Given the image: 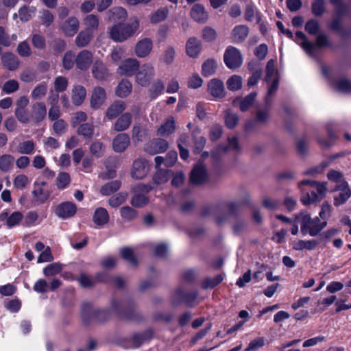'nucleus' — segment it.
<instances>
[{"mask_svg": "<svg viewBox=\"0 0 351 351\" xmlns=\"http://www.w3.org/2000/svg\"><path fill=\"white\" fill-rule=\"evenodd\" d=\"M269 84L267 93L265 97V101L267 105H270L271 97L275 94L278 88V80L274 79L271 82H267Z\"/></svg>", "mask_w": 351, "mask_h": 351, "instance_id": "58", "label": "nucleus"}, {"mask_svg": "<svg viewBox=\"0 0 351 351\" xmlns=\"http://www.w3.org/2000/svg\"><path fill=\"white\" fill-rule=\"evenodd\" d=\"M169 14V10L162 8L154 12L150 17V22L153 24L160 23L166 19Z\"/></svg>", "mask_w": 351, "mask_h": 351, "instance_id": "47", "label": "nucleus"}, {"mask_svg": "<svg viewBox=\"0 0 351 351\" xmlns=\"http://www.w3.org/2000/svg\"><path fill=\"white\" fill-rule=\"evenodd\" d=\"M86 96L85 88L81 85H75L72 90L71 99L75 106H80L84 101Z\"/></svg>", "mask_w": 351, "mask_h": 351, "instance_id": "30", "label": "nucleus"}, {"mask_svg": "<svg viewBox=\"0 0 351 351\" xmlns=\"http://www.w3.org/2000/svg\"><path fill=\"white\" fill-rule=\"evenodd\" d=\"M75 57L76 56L73 51H66L62 59L63 67L66 70L71 69L73 67L74 64H75Z\"/></svg>", "mask_w": 351, "mask_h": 351, "instance_id": "51", "label": "nucleus"}, {"mask_svg": "<svg viewBox=\"0 0 351 351\" xmlns=\"http://www.w3.org/2000/svg\"><path fill=\"white\" fill-rule=\"evenodd\" d=\"M304 186H309L311 189H315L317 194L321 199L325 197L327 192L326 182H317L314 180H304L298 183L299 189H302Z\"/></svg>", "mask_w": 351, "mask_h": 351, "instance_id": "19", "label": "nucleus"}, {"mask_svg": "<svg viewBox=\"0 0 351 351\" xmlns=\"http://www.w3.org/2000/svg\"><path fill=\"white\" fill-rule=\"evenodd\" d=\"M296 42L300 45L309 56H313L315 50V45L307 40L306 36L302 32L295 33Z\"/></svg>", "mask_w": 351, "mask_h": 351, "instance_id": "23", "label": "nucleus"}, {"mask_svg": "<svg viewBox=\"0 0 351 351\" xmlns=\"http://www.w3.org/2000/svg\"><path fill=\"white\" fill-rule=\"evenodd\" d=\"M139 27V19L134 16L126 23H119L110 27L108 29L109 37L114 42L123 43L134 36Z\"/></svg>", "mask_w": 351, "mask_h": 351, "instance_id": "1", "label": "nucleus"}, {"mask_svg": "<svg viewBox=\"0 0 351 351\" xmlns=\"http://www.w3.org/2000/svg\"><path fill=\"white\" fill-rule=\"evenodd\" d=\"M202 49L201 41L195 37L190 38L186 43L187 55L193 58L197 57Z\"/></svg>", "mask_w": 351, "mask_h": 351, "instance_id": "21", "label": "nucleus"}, {"mask_svg": "<svg viewBox=\"0 0 351 351\" xmlns=\"http://www.w3.org/2000/svg\"><path fill=\"white\" fill-rule=\"evenodd\" d=\"M274 79H278L276 77V71L275 69V62L273 60H270L267 62L266 66L265 81L267 82H269L274 80Z\"/></svg>", "mask_w": 351, "mask_h": 351, "instance_id": "56", "label": "nucleus"}, {"mask_svg": "<svg viewBox=\"0 0 351 351\" xmlns=\"http://www.w3.org/2000/svg\"><path fill=\"white\" fill-rule=\"evenodd\" d=\"M91 71L93 77L99 81L108 80L110 75L106 65L99 59L94 61Z\"/></svg>", "mask_w": 351, "mask_h": 351, "instance_id": "11", "label": "nucleus"}, {"mask_svg": "<svg viewBox=\"0 0 351 351\" xmlns=\"http://www.w3.org/2000/svg\"><path fill=\"white\" fill-rule=\"evenodd\" d=\"M29 184V180L25 174L17 175L13 180L14 187L18 190H23Z\"/></svg>", "mask_w": 351, "mask_h": 351, "instance_id": "50", "label": "nucleus"}, {"mask_svg": "<svg viewBox=\"0 0 351 351\" xmlns=\"http://www.w3.org/2000/svg\"><path fill=\"white\" fill-rule=\"evenodd\" d=\"M47 85L46 82H42L34 87L31 93V97L34 100L43 99L47 94Z\"/></svg>", "mask_w": 351, "mask_h": 351, "instance_id": "43", "label": "nucleus"}, {"mask_svg": "<svg viewBox=\"0 0 351 351\" xmlns=\"http://www.w3.org/2000/svg\"><path fill=\"white\" fill-rule=\"evenodd\" d=\"M94 37V34L90 32L88 30H82L76 36L75 43L78 47H86Z\"/></svg>", "mask_w": 351, "mask_h": 351, "instance_id": "33", "label": "nucleus"}, {"mask_svg": "<svg viewBox=\"0 0 351 351\" xmlns=\"http://www.w3.org/2000/svg\"><path fill=\"white\" fill-rule=\"evenodd\" d=\"M216 69V61L213 59H208L202 64V74L206 77L210 76L215 73Z\"/></svg>", "mask_w": 351, "mask_h": 351, "instance_id": "49", "label": "nucleus"}, {"mask_svg": "<svg viewBox=\"0 0 351 351\" xmlns=\"http://www.w3.org/2000/svg\"><path fill=\"white\" fill-rule=\"evenodd\" d=\"M191 182L194 184H201L208 179L205 167L202 164L197 165L191 171Z\"/></svg>", "mask_w": 351, "mask_h": 351, "instance_id": "17", "label": "nucleus"}, {"mask_svg": "<svg viewBox=\"0 0 351 351\" xmlns=\"http://www.w3.org/2000/svg\"><path fill=\"white\" fill-rule=\"evenodd\" d=\"M83 24L84 25L85 29L88 30L90 32L94 34L99 27V18L96 14H88L84 18Z\"/></svg>", "mask_w": 351, "mask_h": 351, "instance_id": "28", "label": "nucleus"}, {"mask_svg": "<svg viewBox=\"0 0 351 351\" xmlns=\"http://www.w3.org/2000/svg\"><path fill=\"white\" fill-rule=\"evenodd\" d=\"M106 99V90L101 86L95 87L90 99L91 108L95 110L99 109L104 104Z\"/></svg>", "mask_w": 351, "mask_h": 351, "instance_id": "13", "label": "nucleus"}, {"mask_svg": "<svg viewBox=\"0 0 351 351\" xmlns=\"http://www.w3.org/2000/svg\"><path fill=\"white\" fill-rule=\"evenodd\" d=\"M127 199V194L125 193H119L112 196L109 200V204L113 208H117L121 205Z\"/></svg>", "mask_w": 351, "mask_h": 351, "instance_id": "59", "label": "nucleus"}, {"mask_svg": "<svg viewBox=\"0 0 351 351\" xmlns=\"http://www.w3.org/2000/svg\"><path fill=\"white\" fill-rule=\"evenodd\" d=\"M93 62V54L88 50L84 49L76 55L75 66L80 71H87Z\"/></svg>", "mask_w": 351, "mask_h": 351, "instance_id": "8", "label": "nucleus"}, {"mask_svg": "<svg viewBox=\"0 0 351 351\" xmlns=\"http://www.w3.org/2000/svg\"><path fill=\"white\" fill-rule=\"evenodd\" d=\"M19 88V82L15 80H10L3 84L2 86V91L5 94H11L17 91Z\"/></svg>", "mask_w": 351, "mask_h": 351, "instance_id": "61", "label": "nucleus"}, {"mask_svg": "<svg viewBox=\"0 0 351 351\" xmlns=\"http://www.w3.org/2000/svg\"><path fill=\"white\" fill-rule=\"evenodd\" d=\"M120 186L121 182L119 180H114L104 185L100 189V193L103 195H109L118 191Z\"/></svg>", "mask_w": 351, "mask_h": 351, "instance_id": "46", "label": "nucleus"}, {"mask_svg": "<svg viewBox=\"0 0 351 351\" xmlns=\"http://www.w3.org/2000/svg\"><path fill=\"white\" fill-rule=\"evenodd\" d=\"M176 130V123L173 117H169L158 129L157 134L160 136H169Z\"/></svg>", "mask_w": 351, "mask_h": 351, "instance_id": "31", "label": "nucleus"}, {"mask_svg": "<svg viewBox=\"0 0 351 351\" xmlns=\"http://www.w3.org/2000/svg\"><path fill=\"white\" fill-rule=\"evenodd\" d=\"M249 34V28L245 25L235 26L232 31V38L236 43H241L245 40Z\"/></svg>", "mask_w": 351, "mask_h": 351, "instance_id": "27", "label": "nucleus"}, {"mask_svg": "<svg viewBox=\"0 0 351 351\" xmlns=\"http://www.w3.org/2000/svg\"><path fill=\"white\" fill-rule=\"evenodd\" d=\"M125 109V104L123 101H116L107 109L106 116L108 119H113L119 115Z\"/></svg>", "mask_w": 351, "mask_h": 351, "instance_id": "26", "label": "nucleus"}, {"mask_svg": "<svg viewBox=\"0 0 351 351\" xmlns=\"http://www.w3.org/2000/svg\"><path fill=\"white\" fill-rule=\"evenodd\" d=\"M71 179L68 173L60 172L56 178V185L59 190H64L69 187Z\"/></svg>", "mask_w": 351, "mask_h": 351, "instance_id": "41", "label": "nucleus"}, {"mask_svg": "<svg viewBox=\"0 0 351 351\" xmlns=\"http://www.w3.org/2000/svg\"><path fill=\"white\" fill-rule=\"evenodd\" d=\"M223 61L226 66L232 70L239 68L243 63L242 54L237 48L228 46L223 54Z\"/></svg>", "mask_w": 351, "mask_h": 351, "instance_id": "3", "label": "nucleus"}, {"mask_svg": "<svg viewBox=\"0 0 351 351\" xmlns=\"http://www.w3.org/2000/svg\"><path fill=\"white\" fill-rule=\"evenodd\" d=\"M45 184V182H42L41 185H39L33 191L32 194L35 202L38 203H44L49 197V191L45 190L43 186Z\"/></svg>", "mask_w": 351, "mask_h": 351, "instance_id": "38", "label": "nucleus"}, {"mask_svg": "<svg viewBox=\"0 0 351 351\" xmlns=\"http://www.w3.org/2000/svg\"><path fill=\"white\" fill-rule=\"evenodd\" d=\"M139 68V62L135 58H128L123 60L117 69L121 75L132 76Z\"/></svg>", "mask_w": 351, "mask_h": 351, "instance_id": "10", "label": "nucleus"}, {"mask_svg": "<svg viewBox=\"0 0 351 351\" xmlns=\"http://www.w3.org/2000/svg\"><path fill=\"white\" fill-rule=\"evenodd\" d=\"M132 116L130 112L123 114L116 121L113 125V129L117 132H122L126 130L132 123Z\"/></svg>", "mask_w": 351, "mask_h": 351, "instance_id": "25", "label": "nucleus"}, {"mask_svg": "<svg viewBox=\"0 0 351 351\" xmlns=\"http://www.w3.org/2000/svg\"><path fill=\"white\" fill-rule=\"evenodd\" d=\"M54 89L57 93L66 90L68 86V80L63 76H58L54 80Z\"/></svg>", "mask_w": 351, "mask_h": 351, "instance_id": "62", "label": "nucleus"}, {"mask_svg": "<svg viewBox=\"0 0 351 351\" xmlns=\"http://www.w3.org/2000/svg\"><path fill=\"white\" fill-rule=\"evenodd\" d=\"M300 189L302 192L300 200L304 205H310L311 204L318 202L322 199L314 190L311 191L309 193L304 192L302 188Z\"/></svg>", "mask_w": 351, "mask_h": 351, "instance_id": "37", "label": "nucleus"}, {"mask_svg": "<svg viewBox=\"0 0 351 351\" xmlns=\"http://www.w3.org/2000/svg\"><path fill=\"white\" fill-rule=\"evenodd\" d=\"M47 114L46 106L43 102H38L32 106V118L37 122L42 121Z\"/></svg>", "mask_w": 351, "mask_h": 351, "instance_id": "35", "label": "nucleus"}, {"mask_svg": "<svg viewBox=\"0 0 351 351\" xmlns=\"http://www.w3.org/2000/svg\"><path fill=\"white\" fill-rule=\"evenodd\" d=\"M80 22L75 16L68 18L60 26V29L66 36H73L78 31Z\"/></svg>", "mask_w": 351, "mask_h": 351, "instance_id": "18", "label": "nucleus"}, {"mask_svg": "<svg viewBox=\"0 0 351 351\" xmlns=\"http://www.w3.org/2000/svg\"><path fill=\"white\" fill-rule=\"evenodd\" d=\"M1 61L4 66L10 71L16 70L19 66L18 58L11 53L3 54L1 56Z\"/></svg>", "mask_w": 351, "mask_h": 351, "instance_id": "34", "label": "nucleus"}, {"mask_svg": "<svg viewBox=\"0 0 351 351\" xmlns=\"http://www.w3.org/2000/svg\"><path fill=\"white\" fill-rule=\"evenodd\" d=\"M256 97V93L253 92L247 95L242 99H236L233 101L234 106H239V108L242 112H245L253 104Z\"/></svg>", "mask_w": 351, "mask_h": 351, "instance_id": "32", "label": "nucleus"}, {"mask_svg": "<svg viewBox=\"0 0 351 351\" xmlns=\"http://www.w3.org/2000/svg\"><path fill=\"white\" fill-rule=\"evenodd\" d=\"M300 221L301 232L305 235L308 234L311 237L317 236L327 225V222H321L319 217L311 218L306 213H300L296 216Z\"/></svg>", "mask_w": 351, "mask_h": 351, "instance_id": "2", "label": "nucleus"}, {"mask_svg": "<svg viewBox=\"0 0 351 351\" xmlns=\"http://www.w3.org/2000/svg\"><path fill=\"white\" fill-rule=\"evenodd\" d=\"M35 147L36 145L34 141H25L19 144L17 151L21 154L32 155L35 152Z\"/></svg>", "mask_w": 351, "mask_h": 351, "instance_id": "39", "label": "nucleus"}, {"mask_svg": "<svg viewBox=\"0 0 351 351\" xmlns=\"http://www.w3.org/2000/svg\"><path fill=\"white\" fill-rule=\"evenodd\" d=\"M77 134L91 138L94 134V126L90 123H83L77 128Z\"/></svg>", "mask_w": 351, "mask_h": 351, "instance_id": "55", "label": "nucleus"}, {"mask_svg": "<svg viewBox=\"0 0 351 351\" xmlns=\"http://www.w3.org/2000/svg\"><path fill=\"white\" fill-rule=\"evenodd\" d=\"M55 214L62 219L73 217L77 212V206L75 203L69 201L63 202L59 204L54 210Z\"/></svg>", "mask_w": 351, "mask_h": 351, "instance_id": "6", "label": "nucleus"}, {"mask_svg": "<svg viewBox=\"0 0 351 351\" xmlns=\"http://www.w3.org/2000/svg\"><path fill=\"white\" fill-rule=\"evenodd\" d=\"M318 245V242L315 240H309V241H304L299 240L295 242L293 245V249L295 250H314Z\"/></svg>", "mask_w": 351, "mask_h": 351, "instance_id": "44", "label": "nucleus"}, {"mask_svg": "<svg viewBox=\"0 0 351 351\" xmlns=\"http://www.w3.org/2000/svg\"><path fill=\"white\" fill-rule=\"evenodd\" d=\"M39 19L44 26L49 27L53 23L54 16L50 11L43 10L40 12Z\"/></svg>", "mask_w": 351, "mask_h": 351, "instance_id": "53", "label": "nucleus"}, {"mask_svg": "<svg viewBox=\"0 0 351 351\" xmlns=\"http://www.w3.org/2000/svg\"><path fill=\"white\" fill-rule=\"evenodd\" d=\"M106 147L100 141H95L90 145V152L93 156L99 158L104 156Z\"/></svg>", "mask_w": 351, "mask_h": 351, "instance_id": "42", "label": "nucleus"}, {"mask_svg": "<svg viewBox=\"0 0 351 351\" xmlns=\"http://www.w3.org/2000/svg\"><path fill=\"white\" fill-rule=\"evenodd\" d=\"M335 88L341 93H351V82L346 79H340L335 84Z\"/></svg>", "mask_w": 351, "mask_h": 351, "instance_id": "63", "label": "nucleus"}, {"mask_svg": "<svg viewBox=\"0 0 351 351\" xmlns=\"http://www.w3.org/2000/svg\"><path fill=\"white\" fill-rule=\"evenodd\" d=\"M130 145V138L126 133L117 134L112 140V147L116 153L125 152Z\"/></svg>", "mask_w": 351, "mask_h": 351, "instance_id": "14", "label": "nucleus"}, {"mask_svg": "<svg viewBox=\"0 0 351 351\" xmlns=\"http://www.w3.org/2000/svg\"><path fill=\"white\" fill-rule=\"evenodd\" d=\"M153 48V42L149 38L138 40L134 47L135 55L140 58H145L149 55Z\"/></svg>", "mask_w": 351, "mask_h": 351, "instance_id": "12", "label": "nucleus"}, {"mask_svg": "<svg viewBox=\"0 0 351 351\" xmlns=\"http://www.w3.org/2000/svg\"><path fill=\"white\" fill-rule=\"evenodd\" d=\"M110 217L107 210L104 208H97L93 216V222L98 226H104L108 223Z\"/></svg>", "mask_w": 351, "mask_h": 351, "instance_id": "29", "label": "nucleus"}, {"mask_svg": "<svg viewBox=\"0 0 351 351\" xmlns=\"http://www.w3.org/2000/svg\"><path fill=\"white\" fill-rule=\"evenodd\" d=\"M132 88L131 82L128 80H123L117 87L116 94L119 97H125L130 94Z\"/></svg>", "mask_w": 351, "mask_h": 351, "instance_id": "40", "label": "nucleus"}, {"mask_svg": "<svg viewBox=\"0 0 351 351\" xmlns=\"http://www.w3.org/2000/svg\"><path fill=\"white\" fill-rule=\"evenodd\" d=\"M108 19L112 22L121 23L128 17V12L122 7H114L109 10L107 13Z\"/></svg>", "mask_w": 351, "mask_h": 351, "instance_id": "22", "label": "nucleus"}, {"mask_svg": "<svg viewBox=\"0 0 351 351\" xmlns=\"http://www.w3.org/2000/svg\"><path fill=\"white\" fill-rule=\"evenodd\" d=\"M62 270V266L59 263H53L46 266L43 269V273L46 276H52L58 274Z\"/></svg>", "mask_w": 351, "mask_h": 351, "instance_id": "52", "label": "nucleus"}, {"mask_svg": "<svg viewBox=\"0 0 351 351\" xmlns=\"http://www.w3.org/2000/svg\"><path fill=\"white\" fill-rule=\"evenodd\" d=\"M335 191L337 194L334 197V205L337 207L345 204L351 197V189L347 182L338 184Z\"/></svg>", "mask_w": 351, "mask_h": 351, "instance_id": "7", "label": "nucleus"}, {"mask_svg": "<svg viewBox=\"0 0 351 351\" xmlns=\"http://www.w3.org/2000/svg\"><path fill=\"white\" fill-rule=\"evenodd\" d=\"M23 219V215L20 211H14L10 214L7 211L0 213V221L3 222V224L8 228L19 226Z\"/></svg>", "mask_w": 351, "mask_h": 351, "instance_id": "9", "label": "nucleus"}, {"mask_svg": "<svg viewBox=\"0 0 351 351\" xmlns=\"http://www.w3.org/2000/svg\"><path fill=\"white\" fill-rule=\"evenodd\" d=\"M153 187L151 184H138L134 189V195L131 200V204L135 207H142L147 204L149 199L146 196Z\"/></svg>", "mask_w": 351, "mask_h": 351, "instance_id": "4", "label": "nucleus"}, {"mask_svg": "<svg viewBox=\"0 0 351 351\" xmlns=\"http://www.w3.org/2000/svg\"><path fill=\"white\" fill-rule=\"evenodd\" d=\"M35 12V7H23L19 11V18L22 21H27L34 15Z\"/></svg>", "mask_w": 351, "mask_h": 351, "instance_id": "54", "label": "nucleus"}, {"mask_svg": "<svg viewBox=\"0 0 351 351\" xmlns=\"http://www.w3.org/2000/svg\"><path fill=\"white\" fill-rule=\"evenodd\" d=\"M256 64L250 62L248 67L251 70H254L252 75L250 77L247 82V85L250 86H254L257 84L262 75V69L261 68H255Z\"/></svg>", "mask_w": 351, "mask_h": 351, "instance_id": "45", "label": "nucleus"}, {"mask_svg": "<svg viewBox=\"0 0 351 351\" xmlns=\"http://www.w3.org/2000/svg\"><path fill=\"white\" fill-rule=\"evenodd\" d=\"M269 119L268 110H259L256 112V119L254 121H249L246 123L245 128L247 130H251V125L256 122L261 123H265Z\"/></svg>", "mask_w": 351, "mask_h": 351, "instance_id": "48", "label": "nucleus"}, {"mask_svg": "<svg viewBox=\"0 0 351 351\" xmlns=\"http://www.w3.org/2000/svg\"><path fill=\"white\" fill-rule=\"evenodd\" d=\"M208 90L215 97H223L224 96L223 83L218 79H213L208 84Z\"/></svg>", "mask_w": 351, "mask_h": 351, "instance_id": "24", "label": "nucleus"}, {"mask_svg": "<svg viewBox=\"0 0 351 351\" xmlns=\"http://www.w3.org/2000/svg\"><path fill=\"white\" fill-rule=\"evenodd\" d=\"M169 147L167 141L165 139L158 138L147 143L145 151L150 154L165 152Z\"/></svg>", "mask_w": 351, "mask_h": 351, "instance_id": "16", "label": "nucleus"}, {"mask_svg": "<svg viewBox=\"0 0 351 351\" xmlns=\"http://www.w3.org/2000/svg\"><path fill=\"white\" fill-rule=\"evenodd\" d=\"M138 69L136 73V82L141 86H147L154 76V67L149 63H145Z\"/></svg>", "mask_w": 351, "mask_h": 351, "instance_id": "5", "label": "nucleus"}, {"mask_svg": "<svg viewBox=\"0 0 351 351\" xmlns=\"http://www.w3.org/2000/svg\"><path fill=\"white\" fill-rule=\"evenodd\" d=\"M228 88L230 90H237L242 86V79L240 76L234 75L227 81Z\"/></svg>", "mask_w": 351, "mask_h": 351, "instance_id": "57", "label": "nucleus"}, {"mask_svg": "<svg viewBox=\"0 0 351 351\" xmlns=\"http://www.w3.org/2000/svg\"><path fill=\"white\" fill-rule=\"evenodd\" d=\"M15 162V158L11 154H5L0 156V170L3 172L10 171Z\"/></svg>", "mask_w": 351, "mask_h": 351, "instance_id": "36", "label": "nucleus"}, {"mask_svg": "<svg viewBox=\"0 0 351 351\" xmlns=\"http://www.w3.org/2000/svg\"><path fill=\"white\" fill-rule=\"evenodd\" d=\"M149 336L147 332L141 334H134L131 338V343L133 348H138L142 343L147 340Z\"/></svg>", "mask_w": 351, "mask_h": 351, "instance_id": "64", "label": "nucleus"}, {"mask_svg": "<svg viewBox=\"0 0 351 351\" xmlns=\"http://www.w3.org/2000/svg\"><path fill=\"white\" fill-rule=\"evenodd\" d=\"M149 165L146 160H136L132 166V176L136 179L143 178L148 173Z\"/></svg>", "mask_w": 351, "mask_h": 351, "instance_id": "15", "label": "nucleus"}, {"mask_svg": "<svg viewBox=\"0 0 351 351\" xmlns=\"http://www.w3.org/2000/svg\"><path fill=\"white\" fill-rule=\"evenodd\" d=\"M176 49L172 46L167 47L163 52L162 60L167 64H171L174 61Z\"/></svg>", "mask_w": 351, "mask_h": 351, "instance_id": "60", "label": "nucleus"}, {"mask_svg": "<svg viewBox=\"0 0 351 351\" xmlns=\"http://www.w3.org/2000/svg\"><path fill=\"white\" fill-rule=\"evenodd\" d=\"M190 14L191 18L197 23H204L208 18V14L205 10V8L201 4H195L191 10Z\"/></svg>", "mask_w": 351, "mask_h": 351, "instance_id": "20", "label": "nucleus"}]
</instances>
